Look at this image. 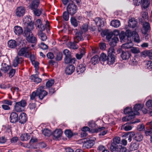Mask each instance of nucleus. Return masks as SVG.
<instances>
[{
    "mask_svg": "<svg viewBox=\"0 0 152 152\" xmlns=\"http://www.w3.org/2000/svg\"><path fill=\"white\" fill-rule=\"evenodd\" d=\"M141 55L144 57L148 56L151 59L152 58V51L151 50H145L141 53Z\"/></svg>",
    "mask_w": 152,
    "mask_h": 152,
    "instance_id": "21",
    "label": "nucleus"
},
{
    "mask_svg": "<svg viewBox=\"0 0 152 152\" xmlns=\"http://www.w3.org/2000/svg\"><path fill=\"white\" fill-rule=\"evenodd\" d=\"M20 138L21 140H27L30 139V134L24 133L21 134Z\"/></svg>",
    "mask_w": 152,
    "mask_h": 152,
    "instance_id": "35",
    "label": "nucleus"
},
{
    "mask_svg": "<svg viewBox=\"0 0 152 152\" xmlns=\"http://www.w3.org/2000/svg\"><path fill=\"white\" fill-rule=\"evenodd\" d=\"M114 47L111 46L107 52V55L109 56H115V50Z\"/></svg>",
    "mask_w": 152,
    "mask_h": 152,
    "instance_id": "37",
    "label": "nucleus"
},
{
    "mask_svg": "<svg viewBox=\"0 0 152 152\" xmlns=\"http://www.w3.org/2000/svg\"><path fill=\"white\" fill-rule=\"evenodd\" d=\"M63 53L65 55V57L71 56L70 52L68 49H66L64 50Z\"/></svg>",
    "mask_w": 152,
    "mask_h": 152,
    "instance_id": "63",
    "label": "nucleus"
},
{
    "mask_svg": "<svg viewBox=\"0 0 152 152\" xmlns=\"http://www.w3.org/2000/svg\"><path fill=\"white\" fill-rule=\"evenodd\" d=\"M134 32H136L135 31H131L129 30H127L126 31V35L127 37H133L134 34Z\"/></svg>",
    "mask_w": 152,
    "mask_h": 152,
    "instance_id": "57",
    "label": "nucleus"
},
{
    "mask_svg": "<svg viewBox=\"0 0 152 152\" xmlns=\"http://www.w3.org/2000/svg\"><path fill=\"white\" fill-rule=\"evenodd\" d=\"M77 6L74 3L69 4L66 8V11L72 15H74L77 12Z\"/></svg>",
    "mask_w": 152,
    "mask_h": 152,
    "instance_id": "4",
    "label": "nucleus"
},
{
    "mask_svg": "<svg viewBox=\"0 0 152 152\" xmlns=\"http://www.w3.org/2000/svg\"><path fill=\"white\" fill-rule=\"evenodd\" d=\"M26 102L24 100L16 102L14 108L15 111L17 112H22L24 108L26 106Z\"/></svg>",
    "mask_w": 152,
    "mask_h": 152,
    "instance_id": "3",
    "label": "nucleus"
},
{
    "mask_svg": "<svg viewBox=\"0 0 152 152\" xmlns=\"http://www.w3.org/2000/svg\"><path fill=\"white\" fill-rule=\"evenodd\" d=\"M10 66L6 64L5 63L2 64V67L1 68V70L5 72H7L10 69Z\"/></svg>",
    "mask_w": 152,
    "mask_h": 152,
    "instance_id": "41",
    "label": "nucleus"
},
{
    "mask_svg": "<svg viewBox=\"0 0 152 152\" xmlns=\"http://www.w3.org/2000/svg\"><path fill=\"white\" fill-rule=\"evenodd\" d=\"M75 58H71V56L65 57L64 59V62L66 64L75 63Z\"/></svg>",
    "mask_w": 152,
    "mask_h": 152,
    "instance_id": "31",
    "label": "nucleus"
},
{
    "mask_svg": "<svg viewBox=\"0 0 152 152\" xmlns=\"http://www.w3.org/2000/svg\"><path fill=\"white\" fill-rule=\"evenodd\" d=\"M100 59L103 61L107 60V56L106 54L103 53L101 54L100 56Z\"/></svg>",
    "mask_w": 152,
    "mask_h": 152,
    "instance_id": "64",
    "label": "nucleus"
},
{
    "mask_svg": "<svg viewBox=\"0 0 152 152\" xmlns=\"http://www.w3.org/2000/svg\"><path fill=\"white\" fill-rule=\"evenodd\" d=\"M35 25L37 29H38V33L43 32L49 26L48 21H47L46 24L44 25L42 23V21L40 19H38L36 21Z\"/></svg>",
    "mask_w": 152,
    "mask_h": 152,
    "instance_id": "2",
    "label": "nucleus"
},
{
    "mask_svg": "<svg viewBox=\"0 0 152 152\" xmlns=\"http://www.w3.org/2000/svg\"><path fill=\"white\" fill-rule=\"evenodd\" d=\"M139 147V143L136 142L132 143L130 146V149L131 150L134 151L138 149Z\"/></svg>",
    "mask_w": 152,
    "mask_h": 152,
    "instance_id": "34",
    "label": "nucleus"
},
{
    "mask_svg": "<svg viewBox=\"0 0 152 152\" xmlns=\"http://www.w3.org/2000/svg\"><path fill=\"white\" fill-rule=\"evenodd\" d=\"M36 106L35 103H30L28 105V107L30 109L33 111L35 110V109Z\"/></svg>",
    "mask_w": 152,
    "mask_h": 152,
    "instance_id": "55",
    "label": "nucleus"
},
{
    "mask_svg": "<svg viewBox=\"0 0 152 152\" xmlns=\"http://www.w3.org/2000/svg\"><path fill=\"white\" fill-rule=\"evenodd\" d=\"M140 122V120H137L134 122H131L130 123H128L124 124L122 126V127L123 129L126 131H128L131 130L132 129V126L130 125V124H134Z\"/></svg>",
    "mask_w": 152,
    "mask_h": 152,
    "instance_id": "11",
    "label": "nucleus"
},
{
    "mask_svg": "<svg viewBox=\"0 0 152 152\" xmlns=\"http://www.w3.org/2000/svg\"><path fill=\"white\" fill-rule=\"evenodd\" d=\"M39 73H36L35 75H32L30 77V79L31 80L35 83L37 84L41 82L42 81L41 79L38 77H37Z\"/></svg>",
    "mask_w": 152,
    "mask_h": 152,
    "instance_id": "17",
    "label": "nucleus"
},
{
    "mask_svg": "<svg viewBox=\"0 0 152 152\" xmlns=\"http://www.w3.org/2000/svg\"><path fill=\"white\" fill-rule=\"evenodd\" d=\"M37 96L36 91H33L30 95V100H35L36 96Z\"/></svg>",
    "mask_w": 152,
    "mask_h": 152,
    "instance_id": "61",
    "label": "nucleus"
},
{
    "mask_svg": "<svg viewBox=\"0 0 152 152\" xmlns=\"http://www.w3.org/2000/svg\"><path fill=\"white\" fill-rule=\"evenodd\" d=\"M26 40L29 42L32 43H35L37 42V39L33 34H31L30 36L26 38Z\"/></svg>",
    "mask_w": 152,
    "mask_h": 152,
    "instance_id": "27",
    "label": "nucleus"
},
{
    "mask_svg": "<svg viewBox=\"0 0 152 152\" xmlns=\"http://www.w3.org/2000/svg\"><path fill=\"white\" fill-rule=\"evenodd\" d=\"M105 35L106 36V38L108 42L113 37V34L111 32L107 33Z\"/></svg>",
    "mask_w": 152,
    "mask_h": 152,
    "instance_id": "53",
    "label": "nucleus"
},
{
    "mask_svg": "<svg viewBox=\"0 0 152 152\" xmlns=\"http://www.w3.org/2000/svg\"><path fill=\"white\" fill-rule=\"evenodd\" d=\"M115 56H108L107 58V64L109 65L112 64L115 61Z\"/></svg>",
    "mask_w": 152,
    "mask_h": 152,
    "instance_id": "33",
    "label": "nucleus"
},
{
    "mask_svg": "<svg viewBox=\"0 0 152 152\" xmlns=\"http://www.w3.org/2000/svg\"><path fill=\"white\" fill-rule=\"evenodd\" d=\"M39 48L42 50H45L48 49V46L44 43L42 42L39 45Z\"/></svg>",
    "mask_w": 152,
    "mask_h": 152,
    "instance_id": "59",
    "label": "nucleus"
},
{
    "mask_svg": "<svg viewBox=\"0 0 152 152\" xmlns=\"http://www.w3.org/2000/svg\"><path fill=\"white\" fill-rule=\"evenodd\" d=\"M17 45V43L14 40H10L8 42V46L11 48H15Z\"/></svg>",
    "mask_w": 152,
    "mask_h": 152,
    "instance_id": "30",
    "label": "nucleus"
},
{
    "mask_svg": "<svg viewBox=\"0 0 152 152\" xmlns=\"http://www.w3.org/2000/svg\"><path fill=\"white\" fill-rule=\"evenodd\" d=\"M126 34L124 31H121L119 34V37L121 41V42H126L125 37L126 36Z\"/></svg>",
    "mask_w": 152,
    "mask_h": 152,
    "instance_id": "39",
    "label": "nucleus"
},
{
    "mask_svg": "<svg viewBox=\"0 0 152 152\" xmlns=\"http://www.w3.org/2000/svg\"><path fill=\"white\" fill-rule=\"evenodd\" d=\"M131 51L133 53H137L140 52V51L138 48L134 47H132Z\"/></svg>",
    "mask_w": 152,
    "mask_h": 152,
    "instance_id": "60",
    "label": "nucleus"
},
{
    "mask_svg": "<svg viewBox=\"0 0 152 152\" xmlns=\"http://www.w3.org/2000/svg\"><path fill=\"white\" fill-rule=\"evenodd\" d=\"M36 93H37V96H38L39 98L41 100H42L48 94L47 92L44 90L41 87L39 88L37 90Z\"/></svg>",
    "mask_w": 152,
    "mask_h": 152,
    "instance_id": "7",
    "label": "nucleus"
},
{
    "mask_svg": "<svg viewBox=\"0 0 152 152\" xmlns=\"http://www.w3.org/2000/svg\"><path fill=\"white\" fill-rule=\"evenodd\" d=\"M39 0H33L30 5V8L31 10L37 9L39 5Z\"/></svg>",
    "mask_w": 152,
    "mask_h": 152,
    "instance_id": "28",
    "label": "nucleus"
},
{
    "mask_svg": "<svg viewBox=\"0 0 152 152\" xmlns=\"http://www.w3.org/2000/svg\"><path fill=\"white\" fill-rule=\"evenodd\" d=\"M70 22L72 25L74 27H76L78 26V22L75 17H71L70 18Z\"/></svg>",
    "mask_w": 152,
    "mask_h": 152,
    "instance_id": "42",
    "label": "nucleus"
},
{
    "mask_svg": "<svg viewBox=\"0 0 152 152\" xmlns=\"http://www.w3.org/2000/svg\"><path fill=\"white\" fill-rule=\"evenodd\" d=\"M68 47L70 48L76 49L78 48V47L74 43L69 42L67 44Z\"/></svg>",
    "mask_w": 152,
    "mask_h": 152,
    "instance_id": "44",
    "label": "nucleus"
},
{
    "mask_svg": "<svg viewBox=\"0 0 152 152\" xmlns=\"http://www.w3.org/2000/svg\"><path fill=\"white\" fill-rule=\"evenodd\" d=\"M121 25L120 21L116 20H112L110 23V25L115 28L119 27Z\"/></svg>",
    "mask_w": 152,
    "mask_h": 152,
    "instance_id": "32",
    "label": "nucleus"
},
{
    "mask_svg": "<svg viewBox=\"0 0 152 152\" xmlns=\"http://www.w3.org/2000/svg\"><path fill=\"white\" fill-rule=\"evenodd\" d=\"M124 112L125 114H127L128 115L123 118V121H129L134 118V111L132 110V107H126L124 109Z\"/></svg>",
    "mask_w": 152,
    "mask_h": 152,
    "instance_id": "1",
    "label": "nucleus"
},
{
    "mask_svg": "<svg viewBox=\"0 0 152 152\" xmlns=\"http://www.w3.org/2000/svg\"><path fill=\"white\" fill-rule=\"evenodd\" d=\"M75 70V67L72 65L68 66L65 69V71L66 74L71 75L73 73Z\"/></svg>",
    "mask_w": 152,
    "mask_h": 152,
    "instance_id": "26",
    "label": "nucleus"
},
{
    "mask_svg": "<svg viewBox=\"0 0 152 152\" xmlns=\"http://www.w3.org/2000/svg\"><path fill=\"white\" fill-rule=\"evenodd\" d=\"M131 56V54L128 51H122L121 56L123 60H127Z\"/></svg>",
    "mask_w": 152,
    "mask_h": 152,
    "instance_id": "19",
    "label": "nucleus"
},
{
    "mask_svg": "<svg viewBox=\"0 0 152 152\" xmlns=\"http://www.w3.org/2000/svg\"><path fill=\"white\" fill-rule=\"evenodd\" d=\"M14 32L16 35H20L23 33V30L21 27L18 26H15L14 28Z\"/></svg>",
    "mask_w": 152,
    "mask_h": 152,
    "instance_id": "24",
    "label": "nucleus"
},
{
    "mask_svg": "<svg viewBox=\"0 0 152 152\" xmlns=\"http://www.w3.org/2000/svg\"><path fill=\"white\" fill-rule=\"evenodd\" d=\"M95 22L96 25L99 27H103L104 26V20L102 19L98 18H96L95 19Z\"/></svg>",
    "mask_w": 152,
    "mask_h": 152,
    "instance_id": "29",
    "label": "nucleus"
},
{
    "mask_svg": "<svg viewBox=\"0 0 152 152\" xmlns=\"http://www.w3.org/2000/svg\"><path fill=\"white\" fill-rule=\"evenodd\" d=\"M25 12L24 7L22 6L18 7L15 11V14L18 17H21L24 15Z\"/></svg>",
    "mask_w": 152,
    "mask_h": 152,
    "instance_id": "8",
    "label": "nucleus"
},
{
    "mask_svg": "<svg viewBox=\"0 0 152 152\" xmlns=\"http://www.w3.org/2000/svg\"><path fill=\"white\" fill-rule=\"evenodd\" d=\"M110 149L112 152H118V145H114L113 144H111L110 147Z\"/></svg>",
    "mask_w": 152,
    "mask_h": 152,
    "instance_id": "40",
    "label": "nucleus"
},
{
    "mask_svg": "<svg viewBox=\"0 0 152 152\" xmlns=\"http://www.w3.org/2000/svg\"><path fill=\"white\" fill-rule=\"evenodd\" d=\"M63 57V55L62 53L59 52H57L56 54V59L57 61L61 60Z\"/></svg>",
    "mask_w": 152,
    "mask_h": 152,
    "instance_id": "51",
    "label": "nucleus"
},
{
    "mask_svg": "<svg viewBox=\"0 0 152 152\" xmlns=\"http://www.w3.org/2000/svg\"><path fill=\"white\" fill-rule=\"evenodd\" d=\"M34 65V67L35 68V72L36 73H38V71L39 68V63L37 61H34V63H32Z\"/></svg>",
    "mask_w": 152,
    "mask_h": 152,
    "instance_id": "56",
    "label": "nucleus"
},
{
    "mask_svg": "<svg viewBox=\"0 0 152 152\" xmlns=\"http://www.w3.org/2000/svg\"><path fill=\"white\" fill-rule=\"evenodd\" d=\"M86 70V66L83 64H79L77 68V72L80 74L83 73Z\"/></svg>",
    "mask_w": 152,
    "mask_h": 152,
    "instance_id": "18",
    "label": "nucleus"
},
{
    "mask_svg": "<svg viewBox=\"0 0 152 152\" xmlns=\"http://www.w3.org/2000/svg\"><path fill=\"white\" fill-rule=\"evenodd\" d=\"M18 120V114L15 112L11 113L10 117V121L12 123H15L17 122Z\"/></svg>",
    "mask_w": 152,
    "mask_h": 152,
    "instance_id": "16",
    "label": "nucleus"
},
{
    "mask_svg": "<svg viewBox=\"0 0 152 152\" xmlns=\"http://www.w3.org/2000/svg\"><path fill=\"white\" fill-rule=\"evenodd\" d=\"M128 26L130 27L134 28L136 27L137 24V21L134 18H132L130 19L128 22Z\"/></svg>",
    "mask_w": 152,
    "mask_h": 152,
    "instance_id": "20",
    "label": "nucleus"
},
{
    "mask_svg": "<svg viewBox=\"0 0 152 152\" xmlns=\"http://www.w3.org/2000/svg\"><path fill=\"white\" fill-rule=\"evenodd\" d=\"M143 106V104H136L134 105L133 108L134 115L139 114L140 113L138 111L142 109Z\"/></svg>",
    "mask_w": 152,
    "mask_h": 152,
    "instance_id": "14",
    "label": "nucleus"
},
{
    "mask_svg": "<svg viewBox=\"0 0 152 152\" xmlns=\"http://www.w3.org/2000/svg\"><path fill=\"white\" fill-rule=\"evenodd\" d=\"M29 48L25 47L21 48L18 52V55L19 56H23L26 57H28L30 53L28 49Z\"/></svg>",
    "mask_w": 152,
    "mask_h": 152,
    "instance_id": "6",
    "label": "nucleus"
},
{
    "mask_svg": "<svg viewBox=\"0 0 152 152\" xmlns=\"http://www.w3.org/2000/svg\"><path fill=\"white\" fill-rule=\"evenodd\" d=\"M69 13H68V12H67V11H66L64 12L63 14V17L64 19L67 21L68 20L69 16Z\"/></svg>",
    "mask_w": 152,
    "mask_h": 152,
    "instance_id": "52",
    "label": "nucleus"
},
{
    "mask_svg": "<svg viewBox=\"0 0 152 152\" xmlns=\"http://www.w3.org/2000/svg\"><path fill=\"white\" fill-rule=\"evenodd\" d=\"M143 138V136L140 133H137L134 137V139L137 141L140 142L142 140Z\"/></svg>",
    "mask_w": 152,
    "mask_h": 152,
    "instance_id": "36",
    "label": "nucleus"
},
{
    "mask_svg": "<svg viewBox=\"0 0 152 152\" xmlns=\"http://www.w3.org/2000/svg\"><path fill=\"white\" fill-rule=\"evenodd\" d=\"M147 130L145 132V134L147 136H150L151 139L152 134V121L147 123L146 124Z\"/></svg>",
    "mask_w": 152,
    "mask_h": 152,
    "instance_id": "10",
    "label": "nucleus"
},
{
    "mask_svg": "<svg viewBox=\"0 0 152 152\" xmlns=\"http://www.w3.org/2000/svg\"><path fill=\"white\" fill-rule=\"evenodd\" d=\"M65 134L68 137L70 138L72 136V132L69 130H66L65 131Z\"/></svg>",
    "mask_w": 152,
    "mask_h": 152,
    "instance_id": "62",
    "label": "nucleus"
},
{
    "mask_svg": "<svg viewBox=\"0 0 152 152\" xmlns=\"http://www.w3.org/2000/svg\"><path fill=\"white\" fill-rule=\"evenodd\" d=\"M24 23L26 26L25 29L31 31L34 28V23L31 21V19L28 17L25 18L23 20Z\"/></svg>",
    "mask_w": 152,
    "mask_h": 152,
    "instance_id": "5",
    "label": "nucleus"
},
{
    "mask_svg": "<svg viewBox=\"0 0 152 152\" xmlns=\"http://www.w3.org/2000/svg\"><path fill=\"white\" fill-rule=\"evenodd\" d=\"M23 60V59L22 58L17 56L13 61V65L14 67H16L19 64L21 63Z\"/></svg>",
    "mask_w": 152,
    "mask_h": 152,
    "instance_id": "25",
    "label": "nucleus"
},
{
    "mask_svg": "<svg viewBox=\"0 0 152 152\" xmlns=\"http://www.w3.org/2000/svg\"><path fill=\"white\" fill-rule=\"evenodd\" d=\"M77 32L75 33V36L74 37L75 41L78 42L80 41H81L84 40L83 37V32L81 31H78L77 29H75Z\"/></svg>",
    "mask_w": 152,
    "mask_h": 152,
    "instance_id": "9",
    "label": "nucleus"
},
{
    "mask_svg": "<svg viewBox=\"0 0 152 152\" xmlns=\"http://www.w3.org/2000/svg\"><path fill=\"white\" fill-rule=\"evenodd\" d=\"M33 34L31 31L25 29L23 33V36L27 38Z\"/></svg>",
    "mask_w": 152,
    "mask_h": 152,
    "instance_id": "45",
    "label": "nucleus"
},
{
    "mask_svg": "<svg viewBox=\"0 0 152 152\" xmlns=\"http://www.w3.org/2000/svg\"><path fill=\"white\" fill-rule=\"evenodd\" d=\"M150 2L147 0H142V7L145 9L147 8L149 6Z\"/></svg>",
    "mask_w": 152,
    "mask_h": 152,
    "instance_id": "43",
    "label": "nucleus"
},
{
    "mask_svg": "<svg viewBox=\"0 0 152 152\" xmlns=\"http://www.w3.org/2000/svg\"><path fill=\"white\" fill-rule=\"evenodd\" d=\"M134 34L133 37H134V41L137 43H139L140 42V39L138 34L136 32H134Z\"/></svg>",
    "mask_w": 152,
    "mask_h": 152,
    "instance_id": "49",
    "label": "nucleus"
},
{
    "mask_svg": "<svg viewBox=\"0 0 152 152\" xmlns=\"http://www.w3.org/2000/svg\"><path fill=\"white\" fill-rule=\"evenodd\" d=\"M62 132L60 129H57L55 130L53 133V135L55 139H58L62 135Z\"/></svg>",
    "mask_w": 152,
    "mask_h": 152,
    "instance_id": "23",
    "label": "nucleus"
},
{
    "mask_svg": "<svg viewBox=\"0 0 152 152\" xmlns=\"http://www.w3.org/2000/svg\"><path fill=\"white\" fill-rule=\"evenodd\" d=\"M119 39L117 37L114 36L112 39L109 40V45L111 46L114 47L116 45L117 43L119 42Z\"/></svg>",
    "mask_w": 152,
    "mask_h": 152,
    "instance_id": "15",
    "label": "nucleus"
},
{
    "mask_svg": "<svg viewBox=\"0 0 152 152\" xmlns=\"http://www.w3.org/2000/svg\"><path fill=\"white\" fill-rule=\"evenodd\" d=\"M120 138L116 136L113 139V142L112 144H113L114 145H117L120 142Z\"/></svg>",
    "mask_w": 152,
    "mask_h": 152,
    "instance_id": "50",
    "label": "nucleus"
},
{
    "mask_svg": "<svg viewBox=\"0 0 152 152\" xmlns=\"http://www.w3.org/2000/svg\"><path fill=\"white\" fill-rule=\"evenodd\" d=\"M94 139L87 140L83 144V147L85 148H91L94 145Z\"/></svg>",
    "mask_w": 152,
    "mask_h": 152,
    "instance_id": "12",
    "label": "nucleus"
},
{
    "mask_svg": "<svg viewBox=\"0 0 152 152\" xmlns=\"http://www.w3.org/2000/svg\"><path fill=\"white\" fill-rule=\"evenodd\" d=\"M42 133L45 136H49L52 133L51 132L47 129H45L42 130Z\"/></svg>",
    "mask_w": 152,
    "mask_h": 152,
    "instance_id": "46",
    "label": "nucleus"
},
{
    "mask_svg": "<svg viewBox=\"0 0 152 152\" xmlns=\"http://www.w3.org/2000/svg\"><path fill=\"white\" fill-rule=\"evenodd\" d=\"M132 46V43L127 42L126 43L123 44L121 47V48H122L128 49L131 48Z\"/></svg>",
    "mask_w": 152,
    "mask_h": 152,
    "instance_id": "47",
    "label": "nucleus"
},
{
    "mask_svg": "<svg viewBox=\"0 0 152 152\" xmlns=\"http://www.w3.org/2000/svg\"><path fill=\"white\" fill-rule=\"evenodd\" d=\"M27 120L26 114L24 113H21L19 115V120L20 123L22 124L25 123Z\"/></svg>",
    "mask_w": 152,
    "mask_h": 152,
    "instance_id": "22",
    "label": "nucleus"
},
{
    "mask_svg": "<svg viewBox=\"0 0 152 152\" xmlns=\"http://www.w3.org/2000/svg\"><path fill=\"white\" fill-rule=\"evenodd\" d=\"M38 36L40 37V38L41 39V40L42 41H45L46 40L47 37L46 36V34L45 33H43V32L38 33Z\"/></svg>",
    "mask_w": 152,
    "mask_h": 152,
    "instance_id": "48",
    "label": "nucleus"
},
{
    "mask_svg": "<svg viewBox=\"0 0 152 152\" xmlns=\"http://www.w3.org/2000/svg\"><path fill=\"white\" fill-rule=\"evenodd\" d=\"M99 57L97 55H95L91 58V62L93 65H95L99 61Z\"/></svg>",
    "mask_w": 152,
    "mask_h": 152,
    "instance_id": "38",
    "label": "nucleus"
},
{
    "mask_svg": "<svg viewBox=\"0 0 152 152\" xmlns=\"http://www.w3.org/2000/svg\"><path fill=\"white\" fill-rule=\"evenodd\" d=\"M31 10H33L34 15L37 16H39L42 13L41 10L37 8Z\"/></svg>",
    "mask_w": 152,
    "mask_h": 152,
    "instance_id": "54",
    "label": "nucleus"
},
{
    "mask_svg": "<svg viewBox=\"0 0 152 152\" xmlns=\"http://www.w3.org/2000/svg\"><path fill=\"white\" fill-rule=\"evenodd\" d=\"M150 25L149 23L145 22L143 24L142 28L141 30L143 34H146L150 29Z\"/></svg>",
    "mask_w": 152,
    "mask_h": 152,
    "instance_id": "13",
    "label": "nucleus"
},
{
    "mask_svg": "<svg viewBox=\"0 0 152 152\" xmlns=\"http://www.w3.org/2000/svg\"><path fill=\"white\" fill-rule=\"evenodd\" d=\"M147 69L151 71L152 69V61H148L146 63V66Z\"/></svg>",
    "mask_w": 152,
    "mask_h": 152,
    "instance_id": "58",
    "label": "nucleus"
}]
</instances>
